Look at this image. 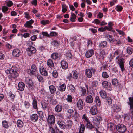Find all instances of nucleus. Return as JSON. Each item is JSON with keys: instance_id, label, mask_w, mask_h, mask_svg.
<instances>
[{"instance_id": "nucleus-1", "label": "nucleus", "mask_w": 133, "mask_h": 133, "mask_svg": "<svg viewBox=\"0 0 133 133\" xmlns=\"http://www.w3.org/2000/svg\"><path fill=\"white\" fill-rule=\"evenodd\" d=\"M20 69L16 67H13L11 69H9L5 71L7 74H9L8 76V78L12 80L18 77Z\"/></svg>"}, {"instance_id": "nucleus-2", "label": "nucleus", "mask_w": 133, "mask_h": 133, "mask_svg": "<svg viewBox=\"0 0 133 133\" xmlns=\"http://www.w3.org/2000/svg\"><path fill=\"white\" fill-rule=\"evenodd\" d=\"M47 120L48 126L50 131L53 129V126L55 122V116L52 115H48Z\"/></svg>"}, {"instance_id": "nucleus-3", "label": "nucleus", "mask_w": 133, "mask_h": 133, "mask_svg": "<svg viewBox=\"0 0 133 133\" xmlns=\"http://www.w3.org/2000/svg\"><path fill=\"white\" fill-rule=\"evenodd\" d=\"M115 60L116 62L119 64L121 71H123L125 70L124 65V59L118 56L116 57Z\"/></svg>"}, {"instance_id": "nucleus-4", "label": "nucleus", "mask_w": 133, "mask_h": 133, "mask_svg": "<svg viewBox=\"0 0 133 133\" xmlns=\"http://www.w3.org/2000/svg\"><path fill=\"white\" fill-rule=\"evenodd\" d=\"M37 70V68L36 66L33 64L31 66V69H27L26 71L27 73L31 76L34 75Z\"/></svg>"}, {"instance_id": "nucleus-5", "label": "nucleus", "mask_w": 133, "mask_h": 133, "mask_svg": "<svg viewBox=\"0 0 133 133\" xmlns=\"http://www.w3.org/2000/svg\"><path fill=\"white\" fill-rule=\"evenodd\" d=\"M25 81L26 83L28 86V88L30 90H32L34 88L33 83L32 80L29 78H26Z\"/></svg>"}, {"instance_id": "nucleus-6", "label": "nucleus", "mask_w": 133, "mask_h": 133, "mask_svg": "<svg viewBox=\"0 0 133 133\" xmlns=\"http://www.w3.org/2000/svg\"><path fill=\"white\" fill-rule=\"evenodd\" d=\"M116 129L118 132L123 133L125 132L127 130L125 125L122 124L118 125L116 127Z\"/></svg>"}, {"instance_id": "nucleus-7", "label": "nucleus", "mask_w": 133, "mask_h": 133, "mask_svg": "<svg viewBox=\"0 0 133 133\" xmlns=\"http://www.w3.org/2000/svg\"><path fill=\"white\" fill-rule=\"evenodd\" d=\"M26 50L28 56H31L32 54L35 53L36 51L35 48L32 46H29L27 48Z\"/></svg>"}, {"instance_id": "nucleus-8", "label": "nucleus", "mask_w": 133, "mask_h": 133, "mask_svg": "<svg viewBox=\"0 0 133 133\" xmlns=\"http://www.w3.org/2000/svg\"><path fill=\"white\" fill-rule=\"evenodd\" d=\"M102 85L103 88H110L109 90H112L111 88V84L110 83L108 82L107 81H104L102 83Z\"/></svg>"}, {"instance_id": "nucleus-9", "label": "nucleus", "mask_w": 133, "mask_h": 133, "mask_svg": "<svg viewBox=\"0 0 133 133\" xmlns=\"http://www.w3.org/2000/svg\"><path fill=\"white\" fill-rule=\"evenodd\" d=\"M112 111L114 112H118L121 110V107L116 104H114L112 108Z\"/></svg>"}, {"instance_id": "nucleus-10", "label": "nucleus", "mask_w": 133, "mask_h": 133, "mask_svg": "<svg viewBox=\"0 0 133 133\" xmlns=\"http://www.w3.org/2000/svg\"><path fill=\"white\" fill-rule=\"evenodd\" d=\"M76 105L79 110H82L83 108L84 105L83 101L81 99H79L76 103Z\"/></svg>"}, {"instance_id": "nucleus-11", "label": "nucleus", "mask_w": 133, "mask_h": 133, "mask_svg": "<svg viewBox=\"0 0 133 133\" xmlns=\"http://www.w3.org/2000/svg\"><path fill=\"white\" fill-rule=\"evenodd\" d=\"M57 124L61 128L64 129L65 128V123L63 121L59 120L57 121Z\"/></svg>"}, {"instance_id": "nucleus-12", "label": "nucleus", "mask_w": 133, "mask_h": 133, "mask_svg": "<svg viewBox=\"0 0 133 133\" xmlns=\"http://www.w3.org/2000/svg\"><path fill=\"white\" fill-rule=\"evenodd\" d=\"M20 54V51L18 49H15L13 50L12 55L14 56L19 57Z\"/></svg>"}, {"instance_id": "nucleus-13", "label": "nucleus", "mask_w": 133, "mask_h": 133, "mask_svg": "<svg viewBox=\"0 0 133 133\" xmlns=\"http://www.w3.org/2000/svg\"><path fill=\"white\" fill-rule=\"evenodd\" d=\"M61 66L63 69L66 70L68 67V65L67 63L65 61L63 60L61 62Z\"/></svg>"}, {"instance_id": "nucleus-14", "label": "nucleus", "mask_w": 133, "mask_h": 133, "mask_svg": "<svg viewBox=\"0 0 133 133\" xmlns=\"http://www.w3.org/2000/svg\"><path fill=\"white\" fill-rule=\"evenodd\" d=\"M72 124L73 123L71 121L68 120L67 121L66 124H65V128L66 129H69L71 128Z\"/></svg>"}, {"instance_id": "nucleus-15", "label": "nucleus", "mask_w": 133, "mask_h": 133, "mask_svg": "<svg viewBox=\"0 0 133 133\" xmlns=\"http://www.w3.org/2000/svg\"><path fill=\"white\" fill-rule=\"evenodd\" d=\"M40 72L41 74L42 75L45 77L48 76V72L44 68L41 67L40 68Z\"/></svg>"}, {"instance_id": "nucleus-16", "label": "nucleus", "mask_w": 133, "mask_h": 133, "mask_svg": "<svg viewBox=\"0 0 133 133\" xmlns=\"http://www.w3.org/2000/svg\"><path fill=\"white\" fill-rule=\"evenodd\" d=\"M90 112L93 115H95L97 113V107L96 106H93L91 108Z\"/></svg>"}, {"instance_id": "nucleus-17", "label": "nucleus", "mask_w": 133, "mask_h": 133, "mask_svg": "<svg viewBox=\"0 0 133 133\" xmlns=\"http://www.w3.org/2000/svg\"><path fill=\"white\" fill-rule=\"evenodd\" d=\"M107 125L108 129L110 130L113 131L114 130L116 129L115 126L113 123L111 122L108 124Z\"/></svg>"}, {"instance_id": "nucleus-18", "label": "nucleus", "mask_w": 133, "mask_h": 133, "mask_svg": "<svg viewBox=\"0 0 133 133\" xmlns=\"http://www.w3.org/2000/svg\"><path fill=\"white\" fill-rule=\"evenodd\" d=\"M66 88V85L65 83H64L59 86L58 89L60 91L64 92L65 91Z\"/></svg>"}, {"instance_id": "nucleus-19", "label": "nucleus", "mask_w": 133, "mask_h": 133, "mask_svg": "<svg viewBox=\"0 0 133 133\" xmlns=\"http://www.w3.org/2000/svg\"><path fill=\"white\" fill-rule=\"evenodd\" d=\"M85 101L87 103H92L93 101V99L92 96L90 95L87 96L86 98Z\"/></svg>"}, {"instance_id": "nucleus-20", "label": "nucleus", "mask_w": 133, "mask_h": 133, "mask_svg": "<svg viewBox=\"0 0 133 133\" xmlns=\"http://www.w3.org/2000/svg\"><path fill=\"white\" fill-rule=\"evenodd\" d=\"M25 87V84L23 82H20L18 84V89L21 91H23Z\"/></svg>"}, {"instance_id": "nucleus-21", "label": "nucleus", "mask_w": 133, "mask_h": 133, "mask_svg": "<svg viewBox=\"0 0 133 133\" xmlns=\"http://www.w3.org/2000/svg\"><path fill=\"white\" fill-rule=\"evenodd\" d=\"M85 75L86 76L90 78L92 77V73L89 69H87L85 70Z\"/></svg>"}, {"instance_id": "nucleus-22", "label": "nucleus", "mask_w": 133, "mask_h": 133, "mask_svg": "<svg viewBox=\"0 0 133 133\" xmlns=\"http://www.w3.org/2000/svg\"><path fill=\"white\" fill-rule=\"evenodd\" d=\"M94 54V51L92 50H90L87 51L85 53L86 57L90 58Z\"/></svg>"}, {"instance_id": "nucleus-23", "label": "nucleus", "mask_w": 133, "mask_h": 133, "mask_svg": "<svg viewBox=\"0 0 133 133\" xmlns=\"http://www.w3.org/2000/svg\"><path fill=\"white\" fill-rule=\"evenodd\" d=\"M30 118L31 120L35 122L38 120V116L37 114H34L31 116Z\"/></svg>"}, {"instance_id": "nucleus-24", "label": "nucleus", "mask_w": 133, "mask_h": 133, "mask_svg": "<svg viewBox=\"0 0 133 133\" xmlns=\"http://www.w3.org/2000/svg\"><path fill=\"white\" fill-rule=\"evenodd\" d=\"M34 21L31 19L26 22V23L24 24V26L26 27L32 28L33 27L31 25L34 23Z\"/></svg>"}, {"instance_id": "nucleus-25", "label": "nucleus", "mask_w": 133, "mask_h": 133, "mask_svg": "<svg viewBox=\"0 0 133 133\" xmlns=\"http://www.w3.org/2000/svg\"><path fill=\"white\" fill-rule=\"evenodd\" d=\"M41 105L43 109L44 110H46L47 109L48 110L49 107V104L47 102H44L41 103Z\"/></svg>"}, {"instance_id": "nucleus-26", "label": "nucleus", "mask_w": 133, "mask_h": 133, "mask_svg": "<svg viewBox=\"0 0 133 133\" xmlns=\"http://www.w3.org/2000/svg\"><path fill=\"white\" fill-rule=\"evenodd\" d=\"M47 65L50 68L54 67V64L53 62L51 59H49L47 61Z\"/></svg>"}, {"instance_id": "nucleus-27", "label": "nucleus", "mask_w": 133, "mask_h": 133, "mask_svg": "<svg viewBox=\"0 0 133 133\" xmlns=\"http://www.w3.org/2000/svg\"><path fill=\"white\" fill-rule=\"evenodd\" d=\"M62 110V106L61 105L58 104L56 105L55 108V111L59 112H60Z\"/></svg>"}, {"instance_id": "nucleus-28", "label": "nucleus", "mask_w": 133, "mask_h": 133, "mask_svg": "<svg viewBox=\"0 0 133 133\" xmlns=\"http://www.w3.org/2000/svg\"><path fill=\"white\" fill-rule=\"evenodd\" d=\"M33 99L32 102V105L33 108L35 109L37 108V102L36 99L35 98H32Z\"/></svg>"}, {"instance_id": "nucleus-29", "label": "nucleus", "mask_w": 133, "mask_h": 133, "mask_svg": "<svg viewBox=\"0 0 133 133\" xmlns=\"http://www.w3.org/2000/svg\"><path fill=\"white\" fill-rule=\"evenodd\" d=\"M58 54L57 52L53 53L51 55V57L54 60H56L58 58Z\"/></svg>"}, {"instance_id": "nucleus-30", "label": "nucleus", "mask_w": 133, "mask_h": 133, "mask_svg": "<svg viewBox=\"0 0 133 133\" xmlns=\"http://www.w3.org/2000/svg\"><path fill=\"white\" fill-rule=\"evenodd\" d=\"M49 89L50 93L51 94H53L56 91L55 87L53 85H51L49 87Z\"/></svg>"}, {"instance_id": "nucleus-31", "label": "nucleus", "mask_w": 133, "mask_h": 133, "mask_svg": "<svg viewBox=\"0 0 133 133\" xmlns=\"http://www.w3.org/2000/svg\"><path fill=\"white\" fill-rule=\"evenodd\" d=\"M107 43V42L106 41H103L100 43L99 46L101 48H103L106 46Z\"/></svg>"}, {"instance_id": "nucleus-32", "label": "nucleus", "mask_w": 133, "mask_h": 133, "mask_svg": "<svg viewBox=\"0 0 133 133\" xmlns=\"http://www.w3.org/2000/svg\"><path fill=\"white\" fill-rule=\"evenodd\" d=\"M51 44L54 46L57 47L59 45V43L58 41L56 40H53L51 42Z\"/></svg>"}, {"instance_id": "nucleus-33", "label": "nucleus", "mask_w": 133, "mask_h": 133, "mask_svg": "<svg viewBox=\"0 0 133 133\" xmlns=\"http://www.w3.org/2000/svg\"><path fill=\"white\" fill-rule=\"evenodd\" d=\"M2 124L3 127H4L8 129L9 127V126L6 120H4L2 121Z\"/></svg>"}, {"instance_id": "nucleus-34", "label": "nucleus", "mask_w": 133, "mask_h": 133, "mask_svg": "<svg viewBox=\"0 0 133 133\" xmlns=\"http://www.w3.org/2000/svg\"><path fill=\"white\" fill-rule=\"evenodd\" d=\"M108 25L109 26H105V28L107 30L109 31H111L112 30V26H113L112 23L111 22H109L108 23Z\"/></svg>"}, {"instance_id": "nucleus-35", "label": "nucleus", "mask_w": 133, "mask_h": 133, "mask_svg": "<svg viewBox=\"0 0 133 133\" xmlns=\"http://www.w3.org/2000/svg\"><path fill=\"white\" fill-rule=\"evenodd\" d=\"M100 94L101 97L103 98H105L106 97V94L105 92L103 90H101L100 92Z\"/></svg>"}, {"instance_id": "nucleus-36", "label": "nucleus", "mask_w": 133, "mask_h": 133, "mask_svg": "<svg viewBox=\"0 0 133 133\" xmlns=\"http://www.w3.org/2000/svg\"><path fill=\"white\" fill-rule=\"evenodd\" d=\"M119 81L117 79L115 78L112 80V84L115 86H117L119 85Z\"/></svg>"}, {"instance_id": "nucleus-37", "label": "nucleus", "mask_w": 133, "mask_h": 133, "mask_svg": "<svg viewBox=\"0 0 133 133\" xmlns=\"http://www.w3.org/2000/svg\"><path fill=\"white\" fill-rule=\"evenodd\" d=\"M76 17V15L74 13H72L71 14V15L70 18V20L72 22H75Z\"/></svg>"}, {"instance_id": "nucleus-38", "label": "nucleus", "mask_w": 133, "mask_h": 133, "mask_svg": "<svg viewBox=\"0 0 133 133\" xmlns=\"http://www.w3.org/2000/svg\"><path fill=\"white\" fill-rule=\"evenodd\" d=\"M17 125L18 127L19 128H22L23 125V122L20 120H18L17 121Z\"/></svg>"}, {"instance_id": "nucleus-39", "label": "nucleus", "mask_w": 133, "mask_h": 133, "mask_svg": "<svg viewBox=\"0 0 133 133\" xmlns=\"http://www.w3.org/2000/svg\"><path fill=\"white\" fill-rule=\"evenodd\" d=\"M86 127L88 129H91L93 128V125L89 121L88 122H87Z\"/></svg>"}, {"instance_id": "nucleus-40", "label": "nucleus", "mask_w": 133, "mask_h": 133, "mask_svg": "<svg viewBox=\"0 0 133 133\" xmlns=\"http://www.w3.org/2000/svg\"><path fill=\"white\" fill-rule=\"evenodd\" d=\"M95 100L96 104L98 106H100L101 104V101L98 96L95 97Z\"/></svg>"}, {"instance_id": "nucleus-41", "label": "nucleus", "mask_w": 133, "mask_h": 133, "mask_svg": "<svg viewBox=\"0 0 133 133\" xmlns=\"http://www.w3.org/2000/svg\"><path fill=\"white\" fill-rule=\"evenodd\" d=\"M37 77L38 81L40 82H43L44 81V79L43 77L39 74H37Z\"/></svg>"}, {"instance_id": "nucleus-42", "label": "nucleus", "mask_w": 133, "mask_h": 133, "mask_svg": "<svg viewBox=\"0 0 133 133\" xmlns=\"http://www.w3.org/2000/svg\"><path fill=\"white\" fill-rule=\"evenodd\" d=\"M106 103L109 105H110L112 103V100L111 98L109 97H107L106 98Z\"/></svg>"}, {"instance_id": "nucleus-43", "label": "nucleus", "mask_w": 133, "mask_h": 133, "mask_svg": "<svg viewBox=\"0 0 133 133\" xmlns=\"http://www.w3.org/2000/svg\"><path fill=\"white\" fill-rule=\"evenodd\" d=\"M81 95L84 96L86 93V89L84 87H81Z\"/></svg>"}, {"instance_id": "nucleus-44", "label": "nucleus", "mask_w": 133, "mask_h": 133, "mask_svg": "<svg viewBox=\"0 0 133 133\" xmlns=\"http://www.w3.org/2000/svg\"><path fill=\"white\" fill-rule=\"evenodd\" d=\"M68 88L70 91L72 92H74L75 91V88L71 84H70L68 86Z\"/></svg>"}, {"instance_id": "nucleus-45", "label": "nucleus", "mask_w": 133, "mask_h": 133, "mask_svg": "<svg viewBox=\"0 0 133 133\" xmlns=\"http://www.w3.org/2000/svg\"><path fill=\"white\" fill-rule=\"evenodd\" d=\"M68 8L66 5L65 4H63L62 5V11L63 13L66 12L67 11V8Z\"/></svg>"}, {"instance_id": "nucleus-46", "label": "nucleus", "mask_w": 133, "mask_h": 133, "mask_svg": "<svg viewBox=\"0 0 133 133\" xmlns=\"http://www.w3.org/2000/svg\"><path fill=\"white\" fill-rule=\"evenodd\" d=\"M130 106V109L131 110L132 114V118L133 119V102L129 103Z\"/></svg>"}, {"instance_id": "nucleus-47", "label": "nucleus", "mask_w": 133, "mask_h": 133, "mask_svg": "<svg viewBox=\"0 0 133 133\" xmlns=\"http://www.w3.org/2000/svg\"><path fill=\"white\" fill-rule=\"evenodd\" d=\"M98 85V82L96 81H93L91 84L92 87L93 88L96 87Z\"/></svg>"}, {"instance_id": "nucleus-48", "label": "nucleus", "mask_w": 133, "mask_h": 133, "mask_svg": "<svg viewBox=\"0 0 133 133\" xmlns=\"http://www.w3.org/2000/svg\"><path fill=\"white\" fill-rule=\"evenodd\" d=\"M132 49L131 47H128L127 49V52L130 55L132 54L133 52Z\"/></svg>"}, {"instance_id": "nucleus-49", "label": "nucleus", "mask_w": 133, "mask_h": 133, "mask_svg": "<svg viewBox=\"0 0 133 133\" xmlns=\"http://www.w3.org/2000/svg\"><path fill=\"white\" fill-rule=\"evenodd\" d=\"M102 77L104 78H107L109 77L108 74L106 72H103L102 73Z\"/></svg>"}, {"instance_id": "nucleus-50", "label": "nucleus", "mask_w": 133, "mask_h": 133, "mask_svg": "<svg viewBox=\"0 0 133 133\" xmlns=\"http://www.w3.org/2000/svg\"><path fill=\"white\" fill-rule=\"evenodd\" d=\"M72 98L71 95H67V97L66 100L67 102H71L72 101Z\"/></svg>"}, {"instance_id": "nucleus-51", "label": "nucleus", "mask_w": 133, "mask_h": 133, "mask_svg": "<svg viewBox=\"0 0 133 133\" xmlns=\"http://www.w3.org/2000/svg\"><path fill=\"white\" fill-rule=\"evenodd\" d=\"M50 23V21L48 20H42L41 21V24L45 25L46 24H48Z\"/></svg>"}, {"instance_id": "nucleus-52", "label": "nucleus", "mask_w": 133, "mask_h": 133, "mask_svg": "<svg viewBox=\"0 0 133 133\" xmlns=\"http://www.w3.org/2000/svg\"><path fill=\"white\" fill-rule=\"evenodd\" d=\"M105 37L106 38H107L110 42L112 40V36L111 35L107 34L105 35Z\"/></svg>"}, {"instance_id": "nucleus-53", "label": "nucleus", "mask_w": 133, "mask_h": 133, "mask_svg": "<svg viewBox=\"0 0 133 133\" xmlns=\"http://www.w3.org/2000/svg\"><path fill=\"white\" fill-rule=\"evenodd\" d=\"M66 56L68 59H70L71 58L72 55L71 53L69 52H68L67 53Z\"/></svg>"}, {"instance_id": "nucleus-54", "label": "nucleus", "mask_w": 133, "mask_h": 133, "mask_svg": "<svg viewBox=\"0 0 133 133\" xmlns=\"http://www.w3.org/2000/svg\"><path fill=\"white\" fill-rule=\"evenodd\" d=\"M116 10L118 12L121 11L123 9L122 7L120 5H117L116 8Z\"/></svg>"}, {"instance_id": "nucleus-55", "label": "nucleus", "mask_w": 133, "mask_h": 133, "mask_svg": "<svg viewBox=\"0 0 133 133\" xmlns=\"http://www.w3.org/2000/svg\"><path fill=\"white\" fill-rule=\"evenodd\" d=\"M50 103L51 104L53 105H55L57 104V102L56 100L54 99H52L50 101Z\"/></svg>"}, {"instance_id": "nucleus-56", "label": "nucleus", "mask_w": 133, "mask_h": 133, "mask_svg": "<svg viewBox=\"0 0 133 133\" xmlns=\"http://www.w3.org/2000/svg\"><path fill=\"white\" fill-rule=\"evenodd\" d=\"M73 77L75 79H76L78 78V74L77 71H75L74 72Z\"/></svg>"}, {"instance_id": "nucleus-57", "label": "nucleus", "mask_w": 133, "mask_h": 133, "mask_svg": "<svg viewBox=\"0 0 133 133\" xmlns=\"http://www.w3.org/2000/svg\"><path fill=\"white\" fill-rule=\"evenodd\" d=\"M8 10V8L6 6H3L2 7V10L4 13L5 12Z\"/></svg>"}, {"instance_id": "nucleus-58", "label": "nucleus", "mask_w": 133, "mask_h": 133, "mask_svg": "<svg viewBox=\"0 0 133 133\" xmlns=\"http://www.w3.org/2000/svg\"><path fill=\"white\" fill-rule=\"evenodd\" d=\"M40 118L41 119H42L44 117V113L42 111H39L38 112Z\"/></svg>"}, {"instance_id": "nucleus-59", "label": "nucleus", "mask_w": 133, "mask_h": 133, "mask_svg": "<svg viewBox=\"0 0 133 133\" xmlns=\"http://www.w3.org/2000/svg\"><path fill=\"white\" fill-rule=\"evenodd\" d=\"M25 15V18L27 19H30V16L28 13V12H25L24 14Z\"/></svg>"}, {"instance_id": "nucleus-60", "label": "nucleus", "mask_w": 133, "mask_h": 133, "mask_svg": "<svg viewBox=\"0 0 133 133\" xmlns=\"http://www.w3.org/2000/svg\"><path fill=\"white\" fill-rule=\"evenodd\" d=\"M53 76L55 78H56L58 76V74L57 71L56 70L54 71L52 73Z\"/></svg>"}, {"instance_id": "nucleus-61", "label": "nucleus", "mask_w": 133, "mask_h": 133, "mask_svg": "<svg viewBox=\"0 0 133 133\" xmlns=\"http://www.w3.org/2000/svg\"><path fill=\"white\" fill-rule=\"evenodd\" d=\"M85 129V127L84 125L83 124H82L80 125V129L79 131L84 132Z\"/></svg>"}, {"instance_id": "nucleus-62", "label": "nucleus", "mask_w": 133, "mask_h": 133, "mask_svg": "<svg viewBox=\"0 0 133 133\" xmlns=\"http://www.w3.org/2000/svg\"><path fill=\"white\" fill-rule=\"evenodd\" d=\"M102 120L101 117L99 115H97L96 118V121L98 122H100Z\"/></svg>"}, {"instance_id": "nucleus-63", "label": "nucleus", "mask_w": 133, "mask_h": 133, "mask_svg": "<svg viewBox=\"0 0 133 133\" xmlns=\"http://www.w3.org/2000/svg\"><path fill=\"white\" fill-rule=\"evenodd\" d=\"M24 105L26 108H28L30 105V104L29 102L27 101H25L24 103Z\"/></svg>"}, {"instance_id": "nucleus-64", "label": "nucleus", "mask_w": 133, "mask_h": 133, "mask_svg": "<svg viewBox=\"0 0 133 133\" xmlns=\"http://www.w3.org/2000/svg\"><path fill=\"white\" fill-rule=\"evenodd\" d=\"M6 3H7V4H6L7 6H8V7H10L11 6H12V5L13 4V3L12 1H8L6 2Z\"/></svg>"}]
</instances>
